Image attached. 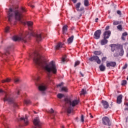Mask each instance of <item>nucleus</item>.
<instances>
[{
  "label": "nucleus",
  "instance_id": "nucleus-61",
  "mask_svg": "<svg viewBox=\"0 0 128 128\" xmlns=\"http://www.w3.org/2000/svg\"><path fill=\"white\" fill-rule=\"evenodd\" d=\"M90 118H94V116H92V115L90 116Z\"/></svg>",
  "mask_w": 128,
  "mask_h": 128
},
{
  "label": "nucleus",
  "instance_id": "nucleus-32",
  "mask_svg": "<svg viewBox=\"0 0 128 128\" xmlns=\"http://www.w3.org/2000/svg\"><path fill=\"white\" fill-rule=\"evenodd\" d=\"M117 28L118 30H120V32H122V24H120L117 26Z\"/></svg>",
  "mask_w": 128,
  "mask_h": 128
},
{
  "label": "nucleus",
  "instance_id": "nucleus-8",
  "mask_svg": "<svg viewBox=\"0 0 128 128\" xmlns=\"http://www.w3.org/2000/svg\"><path fill=\"white\" fill-rule=\"evenodd\" d=\"M80 6H82V3H80V2H78L77 4H76L75 6V8H76L77 12H82V14H84V7H80Z\"/></svg>",
  "mask_w": 128,
  "mask_h": 128
},
{
  "label": "nucleus",
  "instance_id": "nucleus-4",
  "mask_svg": "<svg viewBox=\"0 0 128 128\" xmlns=\"http://www.w3.org/2000/svg\"><path fill=\"white\" fill-rule=\"evenodd\" d=\"M40 76L37 77L36 78H35L36 80V84L40 92H44L46 90V86L44 84H40V83L38 82H40Z\"/></svg>",
  "mask_w": 128,
  "mask_h": 128
},
{
  "label": "nucleus",
  "instance_id": "nucleus-28",
  "mask_svg": "<svg viewBox=\"0 0 128 128\" xmlns=\"http://www.w3.org/2000/svg\"><path fill=\"white\" fill-rule=\"evenodd\" d=\"M122 24V22H119L118 20H114L113 21L114 26H118V24Z\"/></svg>",
  "mask_w": 128,
  "mask_h": 128
},
{
  "label": "nucleus",
  "instance_id": "nucleus-42",
  "mask_svg": "<svg viewBox=\"0 0 128 128\" xmlns=\"http://www.w3.org/2000/svg\"><path fill=\"white\" fill-rule=\"evenodd\" d=\"M5 32H10V27L7 26L5 28Z\"/></svg>",
  "mask_w": 128,
  "mask_h": 128
},
{
  "label": "nucleus",
  "instance_id": "nucleus-43",
  "mask_svg": "<svg viewBox=\"0 0 128 128\" xmlns=\"http://www.w3.org/2000/svg\"><path fill=\"white\" fill-rule=\"evenodd\" d=\"M106 57H103L102 58V62H106Z\"/></svg>",
  "mask_w": 128,
  "mask_h": 128
},
{
  "label": "nucleus",
  "instance_id": "nucleus-33",
  "mask_svg": "<svg viewBox=\"0 0 128 128\" xmlns=\"http://www.w3.org/2000/svg\"><path fill=\"white\" fill-rule=\"evenodd\" d=\"M3 124H4L5 128H10L9 126H8V123H6V121H4L3 123Z\"/></svg>",
  "mask_w": 128,
  "mask_h": 128
},
{
  "label": "nucleus",
  "instance_id": "nucleus-50",
  "mask_svg": "<svg viewBox=\"0 0 128 128\" xmlns=\"http://www.w3.org/2000/svg\"><path fill=\"white\" fill-rule=\"evenodd\" d=\"M5 54H6V56H8V54H10V51H8V50H6V53H5Z\"/></svg>",
  "mask_w": 128,
  "mask_h": 128
},
{
  "label": "nucleus",
  "instance_id": "nucleus-15",
  "mask_svg": "<svg viewBox=\"0 0 128 128\" xmlns=\"http://www.w3.org/2000/svg\"><path fill=\"white\" fill-rule=\"evenodd\" d=\"M120 44H111L110 45V46L111 47V50L114 52L116 50H118V48H120Z\"/></svg>",
  "mask_w": 128,
  "mask_h": 128
},
{
  "label": "nucleus",
  "instance_id": "nucleus-49",
  "mask_svg": "<svg viewBox=\"0 0 128 128\" xmlns=\"http://www.w3.org/2000/svg\"><path fill=\"white\" fill-rule=\"evenodd\" d=\"M117 14H119V16H122V12L120 10H118Z\"/></svg>",
  "mask_w": 128,
  "mask_h": 128
},
{
  "label": "nucleus",
  "instance_id": "nucleus-30",
  "mask_svg": "<svg viewBox=\"0 0 128 128\" xmlns=\"http://www.w3.org/2000/svg\"><path fill=\"white\" fill-rule=\"evenodd\" d=\"M57 96L58 98H64V95L62 94H58L57 95Z\"/></svg>",
  "mask_w": 128,
  "mask_h": 128
},
{
  "label": "nucleus",
  "instance_id": "nucleus-48",
  "mask_svg": "<svg viewBox=\"0 0 128 128\" xmlns=\"http://www.w3.org/2000/svg\"><path fill=\"white\" fill-rule=\"evenodd\" d=\"M64 84V82H62L60 84H59L58 85H57L58 88V86H63Z\"/></svg>",
  "mask_w": 128,
  "mask_h": 128
},
{
  "label": "nucleus",
  "instance_id": "nucleus-9",
  "mask_svg": "<svg viewBox=\"0 0 128 128\" xmlns=\"http://www.w3.org/2000/svg\"><path fill=\"white\" fill-rule=\"evenodd\" d=\"M102 122L104 126H110L112 125V122L110 118L107 116H104L102 118Z\"/></svg>",
  "mask_w": 128,
  "mask_h": 128
},
{
  "label": "nucleus",
  "instance_id": "nucleus-41",
  "mask_svg": "<svg viewBox=\"0 0 128 128\" xmlns=\"http://www.w3.org/2000/svg\"><path fill=\"white\" fill-rule=\"evenodd\" d=\"M80 120L82 122H84V115L81 116Z\"/></svg>",
  "mask_w": 128,
  "mask_h": 128
},
{
  "label": "nucleus",
  "instance_id": "nucleus-5",
  "mask_svg": "<svg viewBox=\"0 0 128 128\" xmlns=\"http://www.w3.org/2000/svg\"><path fill=\"white\" fill-rule=\"evenodd\" d=\"M2 94H5V97L4 98V102H8L9 104L14 102V98H12L10 94H6L4 91L0 90V95Z\"/></svg>",
  "mask_w": 128,
  "mask_h": 128
},
{
  "label": "nucleus",
  "instance_id": "nucleus-27",
  "mask_svg": "<svg viewBox=\"0 0 128 128\" xmlns=\"http://www.w3.org/2000/svg\"><path fill=\"white\" fill-rule=\"evenodd\" d=\"M128 36V33L126 32H124L122 34V40H126V36Z\"/></svg>",
  "mask_w": 128,
  "mask_h": 128
},
{
  "label": "nucleus",
  "instance_id": "nucleus-59",
  "mask_svg": "<svg viewBox=\"0 0 128 128\" xmlns=\"http://www.w3.org/2000/svg\"><path fill=\"white\" fill-rule=\"evenodd\" d=\"M82 16V14H80L79 15V18H80Z\"/></svg>",
  "mask_w": 128,
  "mask_h": 128
},
{
  "label": "nucleus",
  "instance_id": "nucleus-18",
  "mask_svg": "<svg viewBox=\"0 0 128 128\" xmlns=\"http://www.w3.org/2000/svg\"><path fill=\"white\" fill-rule=\"evenodd\" d=\"M64 44L60 42H58L57 45L56 46V50H60L64 46Z\"/></svg>",
  "mask_w": 128,
  "mask_h": 128
},
{
  "label": "nucleus",
  "instance_id": "nucleus-25",
  "mask_svg": "<svg viewBox=\"0 0 128 128\" xmlns=\"http://www.w3.org/2000/svg\"><path fill=\"white\" fill-rule=\"evenodd\" d=\"M67 32H68V26L65 25L62 28V33L66 34Z\"/></svg>",
  "mask_w": 128,
  "mask_h": 128
},
{
  "label": "nucleus",
  "instance_id": "nucleus-39",
  "mask_svg": "<svg viewBox=\"0 0 128 128\" xmlns=\"http://www.w3.org/2000/svg\"><path fill=\"white\" fill-rule=\"evenodd\" d=\"M114 56L115 58H118V56H120V53L116 52H115L114 54Z\"/></svg>",
  "mask_w": 128,
  "mask_h": 128
},
{
  "label": "nucleus",
  "instance_id": "nucleus-63",
  "mask_svg": "<svg viewBox=\"0 0 128 128\" xmlns=\"http://www.w3.org/2000/svg\"><path fill=\"white\" fill-rule=\"evenodd\" d=\"M126 80H128V76L126 78Z\"/></svg>",
  "mask_w": 128,
  "mask_h": 128
},
{
  "label": "nucleus",
  "instance_id": "nucleus-21",
  "mask_svg": "<svg viewBox=\"0 0 128 128\" xmlns=\"http://www.w3.org/2000/svg\"><path fill=\"white\" fill-rule=\"evenodd\" d=\"M83 4H84V6H86V8L90 6L89 0H83Z\"/></svg>",
  "mask_w": 128,
  "mask_h": 128
},
{
  "label": "nucleus",
  "instance_id": "nucleus-26",
  "mask_svg": "<svg viewBox=\"0 0 128 128\" xmlns=\"http://www.w3.org/2000/svg\"><path fill=\"white\" fill-rule=\"evenodd\" d=\"M84 94H86V90L83 88L80 91V96H84Z\"/></svg>",
  "mask_w": 128,
  "mask_h": 128
},
{
  "label": "nucleus",
  "instance_id": "nucleus-37",
  "mask_svg": "<svg viewBox=\"0 0 128 128\" xmlns=\"http://www.w3.org/2000/svg\"><path fill=\"white\" fill-rule=\"evenodd\" d=\"M24 104H30V100H24Z\"/></svg>",
  "mask_w": 128,
  "mask_h": 128
},
{
  "label": "nucleus",
  "instance_id": "nucleus-13",
  "mask_svg": "<svg viewBox=\"0 0 128 128\" xmlns=\"http://www.w3.org/2000/svg\"><path fill=\"white\" fill-rule=\"evenodd\" d=\"M100 34H102V30H97L94 33V38L95 40H98L100 38Z\"/></svg>",
  "mask_w": 128,
  "mask_h": 128
},
{
  "label": "nucleus",
  "instance_id": "nucleus-31",
  "mask_svg": "<svg viewBox=\"0 0 128 128\" xmlns=\"http://www.w3.org/2000/svg\"><path fill=\"white\" fill-rule=\"evenodd\" d=\"M10 82V79L8 78H7L6 79L2 80V83Z\"/></svg>",
  "mask_w": 128,
  "mask_h": 128
},
{
  "label": "nucleus",
  "instance_id": "nucleus-53",
  "mask_svg": "<svg viewBox=\"0 0 128 128\" xmlns=\"http://www.w3.org/2000/svg\"><path fill=\"white\" fill-rule=\"evenodd\" d=\"M73 4H76V2H78V0H71Z\"/></svg>",
  "mask_w": 128,
  "mask_h": 128
},
{
  "label": "nucleus",
  "instance_id": "nucleus-19",
  "mask_svg": "<svg viewBox=\"0 0 128 128\" xmlns=\"http://www.w3.org/2000/svg\"><path fill=\"white\" fill-rule=\"evenodd\" d=\"M102 104L104 108H108V106H110L108 105V102L102 100Z\"/></svg>",
  "mask_w": 128,
  "mask_h": 128
},
{
  "label": "nucleus",
  "instance_id": "nucleus-11",
  "mask_svg": "<svg viewBox=\"0 0 128 128\" xmlns=\"http://www.w3.org/2000/svg\"><path fill=\"white\" fill-rule=\"evenodd\" d=\"M18 122H21L22 124H23V126H28V124H30V122H28V118H21L18 120Z\"/></svg>",
  "mask_w": 128,
  "mask_h": 128
},
{
  "label": "nucleus",
  "instance_id": "nucleus-57",
  "mask_svg": "<svg viewBox=\"0 0 128 128\" xmlns=\"http://www.w3.org/2000/svg\"><path fill=\"white\" fill-rule=\"evenodd\" d=\"M98 18H96L95 20L96 22H98Z\"/></svg>",
  "mask_w": 128,
  "mask_h": 128
},
{
  "label": "nucleus",
  "instance_id": "nucleus-16",
  "mask_svg": "<svg viewBox=\"0 0 128 128\" xmlns=\"http://www.w3.org/2000/svg\"><path fill=\"white\" fill-rule=\"evenodd\" d=\"M118 50H120L119 51V55L120 56H122L124 54V46L122 44L118 48Z\"/></svg>",
  "mask_w": 128,
  "mask_h": 128
},
{
  "label": "nucleus",
  "instance_id": "nucleus-17",
  "mask_svg": "<svg viewBox=\"0 0 128 128\" xmlns=\"http://www.w3.org/2000/svg\"><path fill=\"white\" fill-rule=\"evenodd\" d=\"M111 34H112V32H110V30L106 31L103 34L104 38L108 40V38H109Z\"/></svg>",
  "mask_w": 128,
  "mask_h": 128
},
{
  "label": "nucleus",
  "instance_id": "nucleus-44",
  "mask_svg": "<svg viewBox=\"0 0 128 128\" xmlns=\"http://www.w3.org/2000/svg\"><path fill=\"white\" fill-rule=\"evenodd\" d=\"M122 84V86H125V84H126V80H123Z\"/></svg>",
  "mask_w": 128,
  "mask_h": 128
},
{
  "label": "nucleus",
  "instance_id": "nucleus-36",
  "mask_svg": "<svg viewBox=\"0 0 128 128\" xmlns=\"http://www.w3.org/2000/svg\"><path fill=\"white\" fill-rule=\"evenodd\" d=\"M27 24L28 26H32V24H34V23L30 21L27 22Z\"/></svg>",
  "mask_w": 128,
  "mask_h": 128
},
{
  "label": "nucleus",
  "instance_id": "nucleus-40",
  "mask_svg": "<svg viewBox=\"0 0 128 128\" xmlns=\"http://www.w3.org/2000/svg\"><path fill=\"white\" fill-rule=\"evenodd\" d=\"M80 64V61H78V60L76 61V62H75L74 66V67L77 66H78V64Z\"/></svg>",
  "mask_w": 128,
  "mask_h": 128
},
{
  "label": "nucleus",
  "instance_id": "nucleus-55",
  "mask_svg": "<svg viewBox=\"0 0 128 128\" xmlns=\"http://www.w3.org/2000/svg\"><path fill=\"white\" fill-rule=\"evenodd\" d=\"M2 118H3V120H6V117H5L4 115H2Z\"/></svg>",
  "mask_w": 128,
  "mask_h": 128
},
{
  "label": "nucleus",
  "instance_id": "nucleus-29",
  "mask_svg": "<svg viewBox=\"0 0 128 128\" xmlns=\"http://www.w3.org/2000/svg\"><path fill=\"white\" fill-rule=\"evenodd\" d=\"M94 54L96 56H100V54H102V52H100V51H94Z\"/></svg>",
  "mask_w": 128,
  "mask_h": 128
},
{
  "label": "nucleus",
  "instance_id": "nucleus-52",
  "mask_svg": "<svg viewBox=\"0 0 128 128\" xmlns=\"http://www.w3.org/2000/svg\"><path fill=\"white\" fill-rule=\"evenodd\" d=\"M110 30V26H106L105 28V30Z\"/></svg>",
  "mask_w": 128,
  "mask_h": 128
},
{
  "label": "nucleus",
  "instance_id": "nucleus-35",
  "mask_svg": "<svg viewBox=\"0 0 128 128\" xmlns=\"http://www.w3.org/2000/svg\"><path fill=\"white\" fill-rule=\"evenodd\" d=\"M62 92H68V88L66 87H62Z\"/></svg>",
  "mask_w": 128,
  "mask_h": 128
},
{
  "label": "nucleus",
  "instance_id": "nucleus-58",
  "mask_svg": "<svg viewBox=\"0 0 128 128\" xmlns=\"http://www.w3.org/2000/svg\"><path fill=\"white\" fill-rule=\"evenodd\" d=\"M124 110H127L128 112V108H126Z\"/></svg>",
  "mask_w": 128,
  "mask_h": 128
},
{
  "label": "nucleus",
  "instance_id": "nucleus-10",
  "mask_svg": "<svg viewBox=\"0 0 128 128\" xmlns=\"http://www.w3.org/2000/svg\"><path fill=\"white\" fill-rule=\"evenodd\" d=\"M89 60H90V62L94 61L97 62L98 64H100L102 63V60H100V57L96 56H94L90 58H89Z\"/></svg>",
  "mask_w": 128,
  "mask_h": 128
},
{
  "label": "nucleus",
  "instance_id": "nucleus-54",
  "mask_svg": "<svg viewBox=\"0 0 128 128\" xmlns=\"http://www.w3.org/2000/svg\"><path fill=\"white\" fill-rule=\"evenodd\" d=\"M29 6L31 7V8H34V5H32V4H29Z\"/></svg>",
  "mask_w": 128,
  "mask_h": 128
},
{
  "label": "nucleus",
  "instance_id": "nucleus-3",
  "mask_svg": "<svg viewBox=\"0 0 128 128\" xmlns=\"http://www.w3.org/2000/svg\"><path fill=\"white\" fill-rule=\"evenodd\" d=\"M64 101L65 102V108L68 114H70L72 112V106L74 108V106H76L78 104V100H77L71 101L70 100L65 98Z\"/></svg>",
  "mask_w": 128,
  "mask_h": 128
},
{
  "label": "nucleus",
  "instance_id": "nucleus-23",
  "mask_svg": "<svg viewBox=\"0 0 128 128\" xmlns=\"http://www.w3.org/2000/svg\"><path fill=\"white\" fill-rule=\"evenodd\" d=\"M99 68L100 72H104L106 70V66L102 64L99 66Z\"/></svg>",
  "mask_w": 128,
  "mask_h": 128
},
{
  "label": "nucleus",
  "instance_id": "nucleus-46",
  "mask_svg": "<svg viewBox=\"0 0 128 128\" xmlns=\"http://www.w3.org/2000/svg\"><path fill=\"white\" fill-rule=\"evenodd\" d=\"M126 68H128V64H126L122 68L123 70H126Z\"/></svg>",
  "mask_w": 128,
  "mask_h": 128
},
{
  "label": "nucleus",
  "instance_id": "nucleus-34",
  "mask_svg": "<svg viewBox=\"0 0 128 128\" xmlns=\"http://www.w3.org/2000/svg\"><path fill=\"white\" fill-rule=\"evenodd\" d=\"M66 56L65 55L62 57V62H66Z\"/></svg>",
  "mask_w": 128,
  "mask_h": 128
},
{
  "label": "nucleus",
  "instance_id": "nucleus-56",
  "mask_svg": "<svg viewBox=\"0 0 128 128\" xmlns=\"http://www.w3.org/2000/svg\"><path fill=\"white\" fill-rule=\"evenodd\" d=\"M80 74L82 76L84 77V75L82 72H80Z\"/></svg>",
  "mask_w": 128,
  "mask_h": 128
},
{
  "label": "nucleus",
  "instance_id": "nucleus-2",
  "mask_svg": "<svg viewBox=\"0 0 128 128\" xmlns=\"http://www.w3.org/2000/svg\"><path fill=\"white\" fill-rule=\"evenodd\" d=\"M26 12V10L24 7L22 8L20 11L18 10L16 8L12 9L10 8L8 13V20L9 22H12L14 16H15V18L16 20H18L22 22L20 20L22 18V12Z\"/></svg>",
  "mask_w": 128,
  "mask_h": 128
},
{
  "label": "nucleus",
  "instance_id": "nucleus-64",
  "mask_svg": "<svg viewBox=\"0 0 128 128\" xmlns=\"http://www.w3.org/2000/svg\"><path fill=\"white\" fill-rule=\"evenodd\" d=\"M126 104L127 106H128V104L127 103Z\"/></svg>",
  "mask_w": 128,
  "mask_h": 128
},
{
  "label": "nucleus",
  "instance_id": "nucleus-45",
  "mask_svg": "<svg viewBox=\"0 0 128 128\" xmlns=\"http://www.w3.org/2000/svg\"><path fill=\"white\" fill-rule=\"evenodd\" d=\"M13 105H14V108H18V104H16V102H14Z\"/></svg>",
  "mask_w": 128,
  "mask_h": 128
},
{
  "label": "nucleus",
  "instance_id": "nucleus-1",
  "mask_svg": "<svg viewBox=\"0 0 128 128\" xmlns=\"http://www.w3.org/2000/svg\"><path fill=\"white\" fill-rule=\"evenodd\" d=\"M33 60L36 68L44 70V72L48 74L49 82L54 84L52 80H50V72L56 74L58 72L56 63L54 61H52L49 64H47L44 58L37 52H34V54Z\"/></svg>",
  "mask_w": 128,
  "mask_h": 128
},
{
  "label": "nucleus",
  "instance_id": "nucleus-60",
  "mask_svg": "<svg viewBox=\"0 0 128 128\" xmlns=\"http://www.w3.org/2000/svg\"><path fill=\"white\" fill-rule=\"evenodd\" d=\"M126 122H128V118H126Z\"/></svg>",
  "mask_w": 128,
  "mask_h": 128
},
{
  "label": "nucleus",
  "instance_id": "nucleus-14",
  "mask_svg": "<svg viewBox=\"0 0 128 128\" xmlns=\"http://www.w3.org/2000/svg\"><path fill=\"white\" fill-rule=\"evenodd\" d=\"M116 66V62H107L106 64V66L110 68H115Z\"/></svg>",
  "mask_w": 128,
  "mask_h": 128
},
{
  "label": "nucleus",
  "instance_id": "nucleus-51",
  "mask_svg": "<svg viewBox=\"0 0 128 128\" xmlns=\"http://www.w3.org/2000/svg\"><path fill=\"white\" fill-rule=\"evenodd\" d=\"M20 90H17V96H20Z\"/></svg>",
  "mask_w": 128,
  "mask_h": 128
},
{
  "label": "nucleus",
  "instance_id": "nucleus-7",
  "mask_svg": "<svg viewBox=\"0 0 128 128\" xmlns=\"http://www.w3.org/2000/svg\"><path fill=\"white\" fill-rule=\"evenodd\" d=\"M33 124L34 126V128H42V122L40 120V118H36L33 121Z\"/></svg>",
  "mask_w": 128,
  "mask_h": 128
},
{
  "label": "nucleus",
  "instance_id": "nucleus-47",
  "mask_svg": "<svg viewBox=\"0 0 128 128\" xmlns=\"http://www.w3.org/2000/svg\"><path fill=\"white\" fill-rule=\"evenodd\" d=\"M14 82L16 84H18V82H20V80L18 78H15L14 80Z\"/></svg>",
  "mask_w": 128,
  "mask_h": 128
},
{
  "label": "nucleus",
  "instance_id": "nucleus-62",
  "mask_svg": "<svg viewBox=\"0 0 128 128\" xmlns=\"http://www.w3.org/2000/svg\"><path fill=\"white\" fill-rule=\"evenodd\" d=\"M62 128H64V126H62Z\"/></svg>",
  "mask_w": 128,
  "mask_h": 128
},
{
  "label": "nucleus",
  "instance_id": "nucleus-22",
  "mask_svg": "<svg viewBox=\"0 0 128 128\" xmlns=\"http://www.w3.org/2000/svg\"><path fill=\"white\" fill-rule=\"evenodd\" d=\"M122 95H120L118 96L116 100L117 104H122Z\"/></svg>",
  "mask_w": 128,
  "mask_h": 128
},
{
  "label": "nucleus",
  "instance_id": "nucleus-6",
  "mask_svg": "<svg viewBox=\"0 0 128 128\" xmlns=\"http://www.w3.org/2000/svg\"><path fill=\"white\" fill-rule=\"evenodd\" d=\"M28 35L30 36H34L36 38L37 42H40L42 40V36L44 34H36L34 31L30 30V32H28Z\"/></svg>",
  "mask_w": 128,
  "mask_h": 128
},
{
  "label": "nucleus",
  "instance_id": "nucleus-38",
  "mask_svg": "<svg viewBox=\"0 0 128 128\" xmlns=\"http://www.w3.org/2000/svg\"><path fill=\"white\" fill-rule=\"evenodd\" d=\"M49 112L50 114H52V116H54V110L52 108H51L50 110H49Z\"/></svg>",
  "mask_w": 128,
  "mask_h": 128
},
{
  "label": "nucleus",
  "instance_id": "nucleus-20",
  "mask_svg": "<svg viewBox=\"0 0 128 128\" xmlns=\"http://www.w3.org/2000/svg\"><path fill=\"white\" fill-rule=\"evenodd\" d=\"M108 40H106V38H104V39L100 40V44L101 46H104V44H108Z\"/></svg>",
  "mask_w": 128,
  "mask_h": 128
},
{
  "label": "nucleus",
  "instance_id": "nucleus-24",
  "mask_svg": "<svg viewBox=\"0 0 128 128\" xmlns=\"http://www.w3.org/2000/svg\"><path fill=\"white\" fill-rule=\"evenodd\" d=\"M74 36H72L68 39V44H72V42H74Z\"/></svg>",
  "mask_w": 128,
  "mask_h": 128
},
{
  "label": "nucleus",
  "instance_id": "nucleus-12",
  "mask_svg": "<svg viewBox=\"0 0 128 128\" xmlns=\"http://www.w3.org/2000/svg\"><path fill=\"white\" fill-rule=\"evenodd\" d=\"M12 40L14 42H18V40H22L23 42H26V40L24 38H22V36H14L12 37Z\"/></svg>",
  "mask_w": 128,
  "mask_h": 128
}]
</instances>
